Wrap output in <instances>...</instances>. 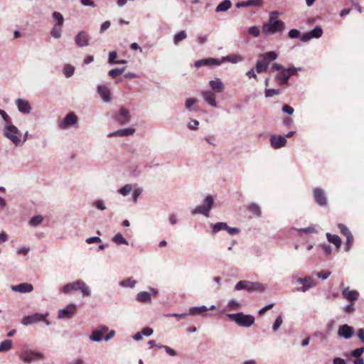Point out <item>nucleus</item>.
<instances>
[{"mask_svg":"<svg viewBox=\"0 0 364 364\" xmlns=\"http://www.w3.org/2000/svg\"><path fill=\"white\" fill-rule=\"evenodd\" d=\"M273 71H279L275 76V79L279 82V85L286 86L289 84V79L291 76L296 75L298 70H301V68L290 67L287 69L284 68L282 65L274 63L272 65Z\"/></svg>","mask_w":364,"mask_h":364,"instance_id":"1","label":"nucleus"},{"mask_svg":"<svg viewBox=\"0 0 364 364\" xmlns=\"http://www.w3.org/2000/svg\"><path fill=\"white\" fill-rule=\"evenodd\" d=\"M285 28L284 23L281 20H275V17L269 18L267 23H264L262 27V33L266 35H273L282 32Z\"/></svg>","mask_w":364,"mask_h":364,"instance_id":"2","label":"nucleus"},{"mask_svg":"<svg viewBox=\"0 0 364 364\" xmlns=\"http://www.w3.org/2000/svg\"><path fill=\"white\" fill-rule=\"evenodd\" d=\"M277 54L274 51H269L259 55V59L256 63V71L257 73L266 72L269 62L276 60Z\"/></svg>","mask_w":364,"mask_h":364,"instance_id":"3","label":"nucleus"},{"mask_svg":"<svg viewBox=\"0 0 364 364\" xmlns=\"http://www.w3.org/2000/svg\"><path fill=\"white\" fill-rule=\"evenodd\" d=\"M78 290L81 291L82 294L85 296L90 295V290L89 289L88 287L83 281L81 280H77L72 283H68L65 284L62 289V291L64 294H68L71 291Z\"/></svg>","mask_w":364,"mask_h":364,"instance_id":"4","label":"nucleus"},{"mask_svg":"<svg viewBox=\"0 0 364 364\" xmlns=\"http://www.w3.org/2000/svg\"><path fill=\"white\" fill-rule=\"evenodd\" d=\"M228 316L231 321H235L238 326L244 327H250L255 322L254 316L246 315L243 313L230 314Z\"/></svg>","mask_w":364,"mask_h":364,"instance_id":"5","label":"nucleus"},{"mask_svg":"<svg viewBox=\"0 0 364 364\" xmlns=\"http://www.w3.org/2000/svg\"><path fill=\"white\" fill-rule=\"evenodd\" d=\"M236 290L245 289L248 291H262L264 287L259 282H252L250 281H240L235 285Z\"/></svg>","mask_w":364,"mask_h":364,"instance_id":"6","label":"nucleus"},{"mask_svg":"<svg viewBox=\"0 0 364 364\" xmlns=\"http://www.w3.org/2000/svg\"><path fill=\"white\" fill-rule=\"evenodd\" d=\"M4 134L6 137L10 139L16 146L20 143V132L13 124H9L5 127L4 129Z\"/></svg>","mask_w":364,"mask_h":364,"instance_id":"7","label":"nucleus"},{"mask_svg":"<svg viewBox=\"0 0 364 364\" xmlns=\"http://www.w3.org/2000/svg\"><path fill=\"white\" fill-rule=\"evenodd\" d=\"M213 205V199L210 196L206 197L204 204L196 207L192 212L193 214H203L205 216L209 215V212Z\"/></svg>","mask_w":364,"mask_h":364,"instance_id":"8","label":"nucleus"},{"mask_svg":"<svg viewBox=\"0 0 364 364\" xmlns=\"http://www.w3.org/2000/svg\"><path fill=\"white\" fill-rule=\"evenodd\" d=\"M296 282L299 284H302V287H298L297 291H306L311 287L316 286L317 282L311 276H307L304 278H297Z\"/></svg>","mask_w":364,"mask_h":364,"instance_id":"9","label":"nucleus"},{"mask_svg":"<svg viewBox=\"0 0 364 364\" xmlns=\"http://www.w3.org/2000/svg\"><path fill=\"white\" fill-rule=\"evenodd\" d=\"M43 358L44 356L42 353L33 350H23L20 354V358L25 363H31L38 359H43Z\"/></svg>","mask_w":364,"mask_h":364,"instance_id":"10","label":"nucleus"},{"mask_svg":"<svg viewBox=\"0 0 364 364\" xmlns=\"http://www.w3.org/2000/svg\"><path fill=\"white\" fill-rule=\"evenodd\" d=\"M76 309L75 304H68L65 309L58 311V317L60 319L70 318L75 314Z\"/></svg>","mask_w":364,"mask_h":364,"instance_id":"11","label":"nucleus"},{"mask_svg":"<svg viewBox=\"0 0 364 364\" xmlns=\"http://www.w3.org/2000/svg\"><path fill=\"white\" fill-rule=\"evenodd\" d=\"M314 198L316 203L321 205L325 206L327 205V198L323 190L320 188H316L313 191Z\"/></svg>","mask_w":364,"mask_h":364,"instance_id":"12","label":"nucleus"},{"mask_svg":"<svg viewBox=\"0 0 364 364\" xmlns=\"http://www.w3.org/2000/svg\"><path fill=\"white\" fill-rule=\"evenodd\" d=\"M355 333L354 328L348 324L341 325L338 329V335L345 339L350 338Z\"/></svg>","mask_w":364,"mask_h":364,"instance_id":"13","label":"nucleus"},{"mask_svg":"<svg viewBox=\"0 0 364 364\" xmlns=\"http://www.w3.org/2000/svg\"><path fill=\"white\" fill-rule=\"evenodd\" d=\"M46 316L47 314L43 315L36 313L31 316H24L22 318L21 323L23 325H30L41 321H44Z\"/></svg>","mask_w":364,"mask_h":364,"instance_id":"14","label":"nucleus"},{"mask_svg":"<svg viewBox=\"0 0 364 364\" xmlns=\"http://www.w3.org/2000/svg\"><path fill=\"white\" fill-rule=\"evenodd\" d=\"M77 116L73 112H70L63 120L59 122V127L64 129L68 126L75 125L77 124Z\"/></svg>","mask_w":364,"mask_h":364,"instance_id":"15","label":"nucleus"},{"mask_svg":"<svg viewBox=\"0 0 364 364\" xmlns=\"http://www.w3.org/2000/svg\"><path fill=\"white\" fill-rule=\"evenodd\" d=\"M342 296L349 302H353L358 299L360 294L357 290H350L349 287H346L343 289Z\"/></svg>","mask_w":364,"mask_h":364,"instance_id":"16","label":"nucleus"},{"mask_svg":"<svg viewBox=\"0 0 364 364\" xmlns=\"http://www.w3.org/2000/svg\"><path fill=\"white\" fill-rule=\"evenodd\" d=\"M116 121L120 124H127L131 119L129 111L124 107H121L119 114L116 116Z\"/></svg>","mask_w":364,"mask_h":364,"instance_id":"17","label":"nucleus"},{"mask_svg":"<svg viewBox=\"0 0 364 364\" xmlns=\"http://www.w3.org/2000/svg\"><path fill=\"white\" fill-rule=\"evenodd\" d=\"M221 63V61L218 59H215L212 58H204L195 62V67L199 68L202 66H213V65H219Z\"/></svg>","mask_w":364,"mask_h":364,"instance_id":"18","label":"nucleus"},{"mask_svg":"<svg viewBox=\"0 0 364 364\" xmlns=\"http://www.w3.org/2000/svg\"><path fill=\"white\" fill-rule=\"evenodd\" d=\"M287 139L284 136L273 135L270 137V144L274 149H279L287 144Z\"/></svg>","mask_w":364,"mask_h":364,"instance_id":"19","label":"nucleus"},{"mask_svg":"<svg viewBox=\"0 0 364 364\" xmlns=\"http://www.w3.org/2000/svg\"><path fill=\"white\" fill-rule=\"evenodd\" d=\"M75 43L79 47L88 46L89 35L85 31H80L75 37Z\"/></svg>","mask_w":364,"mask_h":364,"instance_id":"20","label":"nucleus"},{"mask_svg":"<svg viewBox=\"0 0 364 364\" xmlns=\"http://www.w3.org/2000/svg\"><path fill=\"white\" fill-rule=\"evenodd\" d=\"M213 309H215V306H211V307L210 308V310H213ZM208 310H209V309L205 306H198V307H191L189 309L188 314L193 315V316H195V315L205 316V313Z\"/></svg>","mask_w":364,"mask_h":364,"instance_id":"21","label":"nucleus"},{"mask_svg":"<svg viewBox=\"0 0 364 364\" xmlns=\"http://www.w3.org/2000/svg\"><path fill=\"white\" fill-rule=\"evenodd\" d=\"M11 289L21 293H28L33 291V287L31 284L22 283L18 285L11 286Z\"/></svg>","mask_w":364,"mask_h":364,"instance_id":"22","label":"nucleus"},{"mask_svg":"<svg viewBox=\"0 0 364 364\" xmlns=\"http://www.w3.org/2000/svg\"><path fill=\"white\" fill-rule=\"evenodd\" d=\"M202 96L205 101L211 107H215L217 106L215 100V95L210 91L202 92Z\"/></svg>","mask_w":364,"mask_h":364,"instance_id":"23","label":"nucleus"},{"mask_svg":"<svg viewBox=\"0 0 364 364\" xmlns=\"http://www.w3.org/2000/svg\"><path fill=\"white\" fill-rule=\"evenodd\" d=\"M97 92L105 102H108L111 100L110 90L105 85H99Z\"/></svg>","mask_w":364,"mask_h":364,"instance_id":"24","label":"nucleus"},{"mask_svg":"<svg viewBox=\"0 0 364 364\" xmlns=\"http://www.w3.org/2000/svg\"><path fill=\"white\" fill-rule=\"evenodd\" d=\"M16 105L21 112L26 114L29 113L31 109L29 102L22 99H18L16 100Z\"/></svg>","mask_w":364,"mask_h":364,"instance_id":"25","label":"nucleus"},{"mask_svg":"<svg viewBox=\"0 0 364 364\" xmlns=\"http://www.w3.org/2000/svg\"><path fill=\"white\" fill-rule=\"evenodd\" d=\"M107 330H108V328L106 326H102V327H101L100 329L95 330V331H93V332L90 336V338L95 341H100L103 338H105L104 333L105 332H107Z\"/></svg>","mask_w":364,"mask_h":364,"instance_id":"26","label":"nucleus"},{"mask_svg":"<svg viewBox=\"0 0 364 364\" xmlns=\"http://www.w3.org/2000/svg\"><path fill=\"white\" fill-rule=\"evenodd\" d=\"M209 85L213 90L217 92H222L224 90V85L221 80L218 78L210 80Z\"/></svg>","mask_w":364,"mask_h":364,"instance_id":"27","label":"nucleus"},{"mask_svg":"<svg viewBox=\"0 0 364 364\" xmlns=\"http://www.w3.org/2000/svg\"><path fill=\"white\" fill-rule=\"evenodd\" d=\"M135 132V129L133 128H126L123 129L117 130V132L110 134L109 136H130L132 135Z\"/></svg>","mask_w":364,"mask_h":364,"instance_id":"28","label":"nucleus"},{"mask_svg":"<svg viewBox=\"0 0 364 364\" xmlns=\"http://www.w3.org/2000/svg\"><path fill=\"white\" fill-rule=\"evenodd\" d=\"M327 240L329 242L335 245V246L338 249L341 245V238L337 235H332L331 233L326 234Z\"/></svg>","mask_w":364,"mask_h":364,"instance_id":"29","label":"nucleus"},{"mask_svg":"<svg viewBox=\"0 0 364 364\" xmlns=\"http://www.w3.org/2000/svg\"><path fill=\"white\" fill-rule=\"evenodd\" d=\"M136 299L139 302L148 303L151 302V295L149 292L141 291L136 295Z\"/></svg>","mask_w":364,"mask_h":364,"instance_id":"30","label":"nucleus"},{"mask_svg":"<svg viewBox=\"0 0 364 364\" xmlns=\"http://www.w3.org/2000/svg\"><path fill=\"white\" fill-rule=\"evenodd\" d=\"M231 1L230 0H224L221 3H220L216 9L215 11L220 12V11H226L228 9H229L231 7Z\"/></svg>","mask_w":364,"mask_h":364,"instance_id":"31","label":"nucleus"},{"mask_svg":"<svg viewBox=\"0 0 364 364\" xmlns=\"http://www.w3.org/2000/svg\"><path fill=\"white\" fill-rule=\"evenodd\" d=\"M247 210L256 217H260L261 210L259 206L256 203H251L247 206Z\"/></svg>","mask_w":364,"mask_h":364,"instance_id":"32","label":"nucleus"},{"mask_svg":"<svg viewBox=\"0 0 364 364\" xmlns=\"http://www.w3.org/2000/svg\"><path fill=\"white\" fill-rule=\"evenodd\" d=\"M187 37L186 33L185 31H181L179 33H176L173 37V43L175 45H178L181 41L186 39Z\"/></svg>","mask_w":364,"mask_h":364,"instance_id":"33","label":"nucleus"},{"mask_svg":"<svg viewBox=\"0 0 364 364\" xmlns=\"http://www.w3.org/2000/svg\"><path fill=\"white\" fill-rule=\"evenodd\" d=\"M126 68H114L109 71V76L115 78L119 75H121L124 71Z\"/></svg>","mask_w":364,"mask_h":364,"instance_id":"34","label":"nucleus"},{"mask_svg":"<svg viewBox=\"0 0 364 364\" xmlns=\"http://www.w3.org/2000/svg\"><path fill=\"white\" fill-rule=\"evenodd\" d=\"M12 347V341L6 340L0 343V352L9 350Z\"/></svg>","mask_w":364,"mask_h":364,"instance_id":"35","label":"nucleus"},{"mask_svg":"<svg viewBox=\"0 0 364 364\" xmlns=\"http://www.w3.org/2000/svg\"><path fill=\"white\" fill-rule=\"evenodd\" d=\"M228 228V225L225 223H217L213 226V232H218L222 230H226Z\"/></svg>","mask_w":364,"mask_h":364,"instance_id":"36","label":"nucleus"},{"mask_svg":"<svg viewBox=\"0 0 364 364\" xmlns=\"http://www.w3.org/2000/svg\"><path fill=\"white\" fill-rule=\"evenodd\" d=\"M61 26L55 25L52 28L50 34L55 38H59L61 36Z\"/></svg>","mask_w":364,"mask_h":364,"instance_id":"37","label":"nucleus"},{"mask_svg":"<svg viewBox=\"0 0 364 364\" xmlns=\"http://www.w3.org/2000/svg\"><path fill=\"white\" fill-rule=\"evenodd\" d=\"M112 240L117 244L128 245V242L121 233L116 234L113 237Z\"/></svg>","mask_w":364,"mask_h":364,"instance_id":"38","label":"nucleus"},{"mask_svg":"<svg viewBox=\"0 0 364 364\" xmlns=\"http://www.w3.org/2000/svg\"><path fill=\"white\" fill-rule=\"evenodd\" d=\"M225 60L232 63H236L237 62L242 61V58L238 55H230L226 56Z\"/></svg>","mask_w":364,"mask_h":364,"instance_id":"39","label":"nucleus"},{"mask_svg":"<svg viewBox=\"0 0 364 364\" xmlns=\"http://www.w3.org/2000/svg\"><path fill=\"white\" fill-rule=\"evenodd\" d=\"M312 38H320L323 34V30L320 26L315 27L312 31H310Z\"/></svg>","mask_w":364,"mask_h":364,"instance_id":"40","label":"nucleus"},{"mask_svg":"<svg viewBox=\"0 0 364 364\" xmlns=\"http://www.w3.org/2000/svg\"><path fill=\"white\" fill-rule=\"evenodd\" d=\"M120 284L122 287L133 288L136 284V281L132 279V278H128L127 279L122 280Z\"/></svg>","mask_w":364,"mask_h":364,"instance_id":"41","label":"nucleus"},{"mask_svg":"<svg viewBox=\"0 0 364 364\" xmlns=\"http://www.w3.org/2000/svg\"><path fill=\"white\" fill-rule=\"evenodd\" d=\"M53 17L57 21L55 25L62 26L63 24L64 18L60 13H59L58 11H54L53 14Z\"/></svg>","mask_w":364,"mask_h":364,"instance_id":"42","label":"nucleus"},{"mask_svg":"<svg viewBox=\"0 0 364 364\" xmlns=\"http://www.w3.org/2000/svg\"><path fill=\"white\" fill-rule=\"evenodd\" d=\"M43 217L41 215H36L30 220V225L32 226H37L43 222Z\"/></svg>","mask_w":364,"mask_h":364,"instance_id":"43","label":"nucleus"},{"mask_svg":"<svg viewBox=\"0 0 364 364\" xmlns=\"http://www.w3.org/2000/svg\"><path fill=\"white\" fill-rule=\"evenodd\" d=\"M248 33L254 37H258L260 34V31L258 26H251L248 30Z\"/></svg>","mask_w":364,"mask_h":364,"instance_id":"44","label":"nucleus"},{"mask_svg":"<svg viewBox=\"0 0 364 364\" xmlns=\"http://www.w3.org/2000/svg\"><path fill=\"white\" fill-rule=\"evenodd\" d=\"M338 228L340 230V232L346 237L349 235L351 234L350 231L348 230V228L343 224L339 223L338 225Z\"/></svg>","mask_w":364,"mask_h":364,"instance_id":"45","label":"nucleus"},{"mask_svg":"<svg viewBox=\"0 0 364 364\" xmlns=\"http://www.w3.org/2000/svg\"><path fill=\"white\" fill-rule=\"evenodd\" d=\"M132 189V186L127 184L119 190V193L123 196H127L131 192Z\"/></svg>","mask_w":364,"mask_h":364,"instance_id":"46","label":"nucleus"},{"mask_svg":"<svg viewBox=\"0 0 364 364\" xmlns=\"http://www.w3.org/2000/svg\"><path fill=\"white\" fill-rule=\"evenodd\" d=\"M64 74L66 77H69L74 73V67L70 65H66L64 68Z\"/></svg>","mask_w":364,"mask_h":364,"instance_id":"47","label":"nucleus"},{"mask_svg":"<svg viewBox=\"0 0 364 364\" xmlns=\"http://www.w3.org/2000/svg\"><path fill=\"white\" fill-rule=\"evenodd\" d=\"M280 94L279 90L276 89H267L265 90V96L267 97H272L274 95H278Z\"/></svg>","mask_w":364,"mask_h":364,"instance_id":"48","label":"nucleus"},{"mask_svg":"<svg viewBox=\"0 0 364 364\" xmlns=\"http://www.w3.org/2000/svg\"><path fill=\"white\" fill-rule=\"evenodd\" d=\"M364 352V348H358L351 352V355L355 357L356 359H360V355Z\"/></svg>","mask_w":364,"mask_h":364,"instance_id":"49","label":"nucleus"},{"mask_svg":"<svg viewBox=\"0 0 364 364\" xmlns=\"http://www.w3.org/2000/svg\"><path fill=\"white\" fill-rule=\"evenodd\" d=\"M353 243V237L352 234L346 237V251H349Z\"/></svg>","mask_w":364,"mask_h":364,"instance_id":"50","label":"nucleus"},{"mask_svg":"<svg viewBox=\"0 0 364 364\" xmlns=\"http://www.w3.org/2000/svg\"><path fill=\"white\" fill-rule=\"evenodd\" d=\"M331 275V272L328 270H322L316 273V276L322 279H326Z\"/></svg>","mask_w":364,"mask_h":364,"instance_id":"51","label":"nucleus"},{"mask_svg":"<svg viewBox=\"0 0 364 364\" xmlns=\"http://www.w3.org/2000/svg\"><path fill=\"white\" fill-rule=\"evenodd\" d=\"M354 305H355V301L349 302V304L348 305H346L345 307V311L347 314H352L353 312H354V311H355Z\"/></svg>","mask_w":364,"mask_h":364,"instance_id":"52","label":"nucleus"},{"mask_svg":"<svg viewBox=\"0 0 364 364\" xmlns=\"http://www.w3.org/2000/svg\"><path fill=\"white\" fill-rule=\"evenodd\" d=\"M117 53L116 51H112L109 53V60H108V62L110 64H114L115 63V59L117 58Z\"/></svg>","mask_w":364,"mask_h":364,"instance_id":"53","label":"nucleus"},{"mask_svg":"<svg viewBox=\"0 0 364 364\" xmlns=\"http://www.w3.org/2000/svg\"><path fill=\"white\" fill-rule=\"evenodd\" d=\"M282 318L281 316L277 317L274 325H273V331H276L282 324Z\"/></svg>","mask_w":364,"mask_h":364,"instance_id":"54","label":"nucleus"},{"mask_svg":"<svg viewBox=\"0 0 364 364\" xmlns=\"http://www.w3.org/2000/svg\"><path fill=\"white\" fill-rule=\"evenodd\" d=\"M288 35L289 37L291 38H296L299 36L300 32L296 29H291L289 31Z\"/></svg>","mask_w":364,"mask_h":364,"instance_id":"55","label":"nucleus"},{"mask_svg":"<svg viewBox=\"0 0 364 364\" xmlns=\"http://www.w3.org/2000/svg\"><path fill=\"white\" fill-rule=\"evenodd\" d=\"M111 25V23L109 21H105L103 23H102L101 26H100V33H104L107 29H108L109 28Z\"/></svg>","mask_w":364,"mask_h":364,"instance_id":"56","label":"nucleus"},{"mask_svg":"<svg viewBox=\"0 0 364 364\" xmlns=\"http://www.w3.org/2000/svg\"><path fill=\"white\" fill-rule=\"evenodd\" d=\"M197 100L193 98H189L186 102V108L190 109L193 105L196 103Z\"/></svg>","mask_w":364,"mask_h":364,"instance_id":"57","label":"nucleus"},{"mask_svg":"<svg viewBox=\"0 0 364 364\" xmlns=\"http://www.w3.org/2000/svg\"><path fill=\"white\" fill-rule=\"evenodd\" d=\"M101 242V239L99 237H92L86 240L87 244L98 243Z\"/></svg>","mask_w":364,"mask_h":364,"instance_id":"58","label":"nucleus"},{"mask_svg":"<svg viewBox=\"0 0 364 364\" xmlns=\"http://www.w3.org/2000/svg\"><path fill=\"white\" fill-rule=\"evenodd\" d=\"M228 306L232 309V310H236L239 308L240 306V304L237 301H235V300H231L229 304H228Z\"/></svg>","mask_w":364,"mask_h":364,"instance_id":"59","label":"nucleus"},{"mask_svg":"<svg viewBox=\"0 0 364 364\" xmlns=\"http://www.w3.org/2000/svg\"><path fill=\"white\" fill-rule=\"evenodd\" d=\"M227 231L228 232L230 235H236V234H238L240 230L239 228H230L228 226V228L227 229Z\"/></svg>","mask_w":364,"mask_h":364,"instance_id":"60","label":"nucleus"},{"mask_svg":"<svg viewBox=\"0 0 364 364\" xmlns=\"http://www.w3.org/2000/svg\"><path fill=\"white\" fill-rule=\"evenodd\" d=\"M282 111L289 114H292L294 112V109L289 105H285L282 107Z\"/></svg>","mask_w":364,"mask_h":364,"instance_id":"61","label":"nucleus"},{"mask_svg":"<svg viewBox=\"0 0 364 364\" xmlns=\"http://www.w3.org/2000/svg\"><path fill=\"white\" fill-rule=\"evenodd\" d=\"M356 335L358 336V338L362 341L364 343V328H359L357 332H356Z\"/></svg>","mask_w":364,"mask_h":364,"instance_id":"62","label":"nucleus"},{"mask_svg":"<svg viewBox=\"0 0 364 364\" xmlns=\"http://www.w3.org/2000/svg\"><path fill=\"white\" fill-rule=\"evenodd\" d=\"M299 231L303 233H314L316 232V230L314 227H309L307 228H301Z\"/></svg>","mask_w":364,"mask_h":364,"instance_id":"63","label":"nucleus"},{"mask_svg":"<svg viewBox=\"0 0 364 364\" xmlns=\"http://www.w3.org/2000/svg\"><path fill=\"white\" fill-rule=\"evenodd\" d=\"M141 333L146 336H151L153 333V329L149 327L144 328L142 329Z\"/></svg>","mask_w":364,"mask_h":364,"instance_id":"64","label":"nucleus"}]
</instances>
